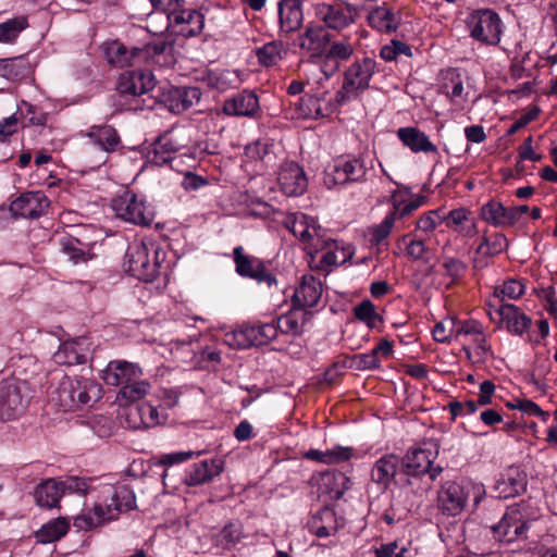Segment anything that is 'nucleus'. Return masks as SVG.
Returning a JSON list of instances; mask_svg holds the SVG:
<instances>
[{"instance_id":"obj_61","label":"nucleus","mask_w":557,"mask_h":557,"mask_svg":"<svg viewBox=\"0 0 557 557\" xmlns=\"http://www.w3.org/2000/svg\"><path fill=\"white\" fill-rule=\"evenodd\" d=\"M523 293L524 286L522 283L516 280H509L506 281L500 288H496L495 297L503 301L505 297L509 299L519 298Z\"/></svg>"},{"instance_id":"obj_63","label":"nucleus","mask_w":557,"mask_h":557,"mask_svg":"<svg viewBox=\"0 0 557 557\" xmlns=\"http://www.w3.org/2000/svg\"><path fill=\"white\" fill-rule=\"evenodd\" d=\"M409 549L400 546L396 541L382 544L375 548V557H409Z\"/></svg>"},{"instance_id":"obj_23","label":"nucleus","mask_w":557,"mask_h":557,"mask_svg":"<svg viewBox=\"0 0 557 557\" xmlns=\"http://www.w3.org/2000/svg\"><path fill=\"white\" fill-rule=\"evenodd\" d=\"M141 376L143 370L139 366L125 360L110 361L102 374L106 384L111 386H124Z\"/></svg>"},{"instance_id":"obj_62","label":"nucleus","mask_w":557,"mask_h":557,"mask_svg":"<svg viewBox=\"0 0 557 557\" xmlns=\"http://www.w3.org/2000/svg\"><path fill=\"white\" fill-rule=\"evenodd\" d=\"M381 360L372 350L368 354L355 355L351 358V367L356 370H374L380 368Z\"/></svg>"},{"instance_id":"obj_9","label":"nucleus","mask_w":557,"mask_h":557,"mask_svg":"<svg viewBox=\"0 0 557 557\" xmlns=\"http://www.w3.org/2000/svg\"><path fill=\"white\" fill-rule=\"evenodd\" d=\"M30 389L26 382L16 379L0 382V420H11L24 412Z\"/></svg>"},{"instance_id":"obj_20","label":"nucleus","mask_w":557,"mask_h":557,"mask_svg":"<svg viewBox=\"0 0 557 557\" xmlns=\"http://www.w3.org/2000/svg\"><path fill=\"white\" fill-rule=\"evenodd\" d=\"M90 356V342L87 337H77L64 342L53 355L54 362L64 366L85 363Z\"/></svg>"},{"instance_id":"obj_53","label":"nucleus","mask_w":557,"mask_h":557,"mask_svg":"<svg viewBox=\"0 0 557 557\" xmlns=\"http://www.w3.org/2000/svg\"><path fill=\"white\" fill-rule=\"evenodd\" d=\"M525 478L521 473H517V476H508L498 482L497 490L500 491V495L504 498L519 495L525 490Z\"/></svg>"},{"instance_id":"obj_57","label":"nucleus","mask_w":557,"mask_h":557,"mask_svg":"<svg viewBox=\"0 0 557 557\" xmlns=\"http://www.w3.org/2000/svg\"><path fill=\"white\" fill-rule=\"evenodd\" d=\"M243 536L242 527L237 523H227L218 536V542L223 548H231L236 545Z\"/></svg>"},{"instance_id":"obj_1","label":"nucleus","mask_w":557,"mask_h":557,"mask_svg":"<svg viewBox=\"0 0 557 557\" xmlns=\"http://www.w3.org/2000/svg\"><path fill=\"white\" fill-rule=\"evenodd\" d=\"M135 508L136 497L128 486L109 487L107 494L95 503L91 513L75 517L74 527L88 531L116 520L122 512Z\"/></svg>"},{"instance_id":"obj_33","label":"nucleus","mask_w":557,"mask_h":557,"mask_svg":"<svg viewBox=\"0 0 557 557\" xmlns=\"http://www.w3.org/2000/svg\"><path fill=\"white\" fill-rule=\"evenodd\" d=\"M397 136L412 152H434L436 153L437 147L429 139V137L417 127H400L397 131Z\"/></svg>"},{"instance_id":"obj_30","label":"nucleus","mask_w":557,"mask_h":557,"mask_svg":"<svg viewBox=\"0 0 557 557\" xmlns=\"http://www.w3.org/2000/svg\"><path fill=\"white\" fill-rule=\"evenodd\" d=\"M369 25L381 32L391 34L400 25L399 14L385 2L382 5L372 8L367 16Z\"/></svg>"},{"instance_id":"obj_29","label":"nucleus","mask_w":557,"mask_h":557,"mask_svg":"<svg viewBox=\"0 0 557 557\" xmlns=\"http://www.w3.org/2000/svg\"><path fill=\"white\" fill-rule=\"evenodd\" d=\"M330 42V34L318 25H308L298 36V46L308 51L312 57H320L326 50Z\"/></svg>"},{"instance_id":"obj_24","label":"nucleus","mask_w":557,"mask_h":557,"mask_svg":"<svg viewBox=\"0 0 557 557\" xmlns=\"http://www.w3.org/2000/svg\"><path fill=\"white\" fill-rule=\"evenodd\" d=\"M322 296V283L313 275H304L293 295V308L306 311L314 307Z\"/></svg>"},{"instance_id":"obj_45","label":"nucleus","mask_w":557,"mask_h":557,"mask_svg":"<svg viewBox=\"0 0 557 557\" xmlns=\"http://www.w3.org/2000/svg\"><path fill=\"white\" fill-rule=\"evenodd\" d=\"M27 18L17 16L0 24V42H13L20 33L27 27Z\"/></svg>"},{"instance_id":"obj_32","label":"nucleus","mask_w":557,"mask_h":557,"mask_svg":"<svg viewBox=\"0 0 557 557\" xmlns=\"http://www.w3.org/2000/svg\"><path fill=\"white\" fill-rule=\"evenodd\" d=\"M280 30L293 33L297 30L304 21L301 2L299 0H281L278 2Z\"/></svg>"},{"instance_id":"obj_10","label":"nucleus","mask_w":557,"mask_h":557,"mask_svg":"<svg viewBox=\"0 0 557 557\" xmlns=\"http://www.w3.org/2000/svg\"><path fill=\"white\" fill-rule=\"evenodd\" d=\"M467 26L471 37L482 44L496 46L500 41L503 23L493 10L473 11L467 18Z\"/></svg>"},{"instance_id":"obj_21","label":"nucleus","mask_w":557,"mask_h":557,"mask_svg":"<svg viewBox=\"0 0 557 557\" xmlns=\"http://www.w3.org/2000/svg\"><path fill=\"white\" fill-rule=\"evenodd\" d=\"M277 182L281 190L289 197L302 195L308 186L305 171L295 162H287L281 166Z\"/></svg>"},{"instance_id":"obj_22","label":"nucleus","mask_w":557,"mask_h":557,"mask_svg":"<svg viewBox=\"0 0 557 557\" xmlns=\"http://www.w3.org/2000/svg\"><path fill=\"white\" fill-rule=\"evenodd\" d=\"M285 226L302 243L308 244L312 250L318 251L319 245L315 238L319 237L320 226L317 221L304 213L289 214L285 220Z\"/></svg>"},{"instance_id":"obj_17","label":"nucleus","mask_w":557,"mask_h":557,"mask_svg":"<svg viewBox=\"0 0 557 557\" xmlns=\"http://www.w3.org/2000/svg\"><path fill=\"white\" fill-rule=\"evenodd\" d=\"M126 424L134 430L157 426L166 420L163 412H159L156 406L149 403H141L128 407L126 412Z\"/></svg>"},{"instance_id":"obj_52","label":"nucleus","mask_w":557,"mask_h":557,"mask_svg":"<svg viewBox=\"0 0 557 557\" xmlns=\"http://www.w3.org/2000/svg\"><path fill=\"white\" fill-rule=\"evenodd\" d=\"M391 201L393 203L392 212L395 213L397 219H403L409 214H411L414 210H417L424 202L423 196H418L414 199L405 202L404 200L398 198V193L394 191L391 196Z\"/></svg>"},{"instance_id":"obj_16","label":"nucleus","mask_w":557,"mask_h":557,"mask_svg":"<svg viewBox=\"0 0 557 557\" xmlns=\"http://www.w3.org/2000/svg\"><path fill=\"white\" fill-rule=\"evenodd\" d=\"M168 28L184 37L196 36L203 28V15L196 10L178 8L168 16Z\"/></svg>"},{"instance_id":"obj_7","label":"nucleus","mask_w":557,"mask_h":557,"mask_svg":"<svg viewBox=\"0 0 557 557\" xmlns=\"http://www.w3.org/2000/svg\"><path fill=\"white\" fill-rule=\"evenodd\" d=\"M111 208L116 218L135 225L149 226L154 220V211L145 198L131 190L114 198Z\"/></svg>"},{"instance_id":"obj_35","label":"nucleus","mask_w":557,"mask_h":557,"mask_svg":"<svg viewBox=\"0 0 557 557\" xmlns=\"http://www.w3.org/2000/svg\"><path fill=\"white\" fill-rule=\"evenodd\" d=\"M310 313L300 309L293 308L287 313L278 317L275 325L277 333L298 336L304 331V325L309 320Z\"/></svg>"},{"instance_id":"obj_38","label":"nucleus","mask_w":557,"mask_h":557,"mask_svg":"<svg viewBox=\"0 0 557 557\" xmlns=\"http://www.w3.org/2000/svg\"><path fill=\"white\" fill-rule=\"evenodd\" d=\"M70 529L67 518L59 517L44 524L36 533V537L40 543H52L64 536Z\"/></svg>"},{"instance_id":"obj_6","label":"nucleus","mask_w":557,"mask_h":557,"mask_svg":"<svg viewBox=\"0 0 557 557\" xmlns=\"http://www.w3.org/2000/svg\"><path fill=\"white\" fill-rule=\"evenodd\" d=\"M367 173L368 168L362 156H339L325 171L324 184L332 188L338 184L361 183L367 180Z\"/></svg>"},{"instance_id":"obj_51","label":"nucleus","mask_w":557,"mask_h":557,"mask_svg":"<svg viewBox=\"0 0 557 557\" xmlns=\"http://www.w3.org/2000/svg\"><path fill=\"white\" fill-rule=\"evenodd\" d=\"M27 63L24 58L0 59V75L8 79H16L24 75Z\"/></svg>"},{"instance_id":"obj_8","label":"nucleus","mask_w":557,"mask_h":557,"mask_svg":"<svg viewBox=\"0 0 557 557\" xmlns=\"http://www.w3.org/2000/svg\"><path fill=\"white\" fill-rule=\"evenodd\" d=\"M531 519L525 504L511 506L506 510L500 521L492 527L494 537L505 543L524 540Z\"/></svg>"},{"instance_id":"obj_54","label":"nucleus","mask_w":557,"mask_h":557,"mask_svg":"<svg viewBox=\"0 0 557 557\" xmlns=\"http://www.w3.org/2000/svg\"><path fill=\"white\" fill-rule=\"evenodd\" d=\"M250 326L253 327L255 346L267 345L275 339L278 334L275 323L250 324Z\"/></svg>"},{"instance_id":"obj_41","label":"nucleus","mask_w":557,"mask_h":557,"mask_svg":"<svg viewBox=\"0 0 557 557\" xmlns=\"http://www.w3.org/2000/svg\"><path fill=\"white\" fill-rule=\"evenodd\" d=\"M400 243L406 245V255L410 260L422 261L424 263L430 261V248L423 239L417 238V236L412 234H406L398 240V244Z\"/></svg>"},{"instance_id":"obj_37","label":"nucleus","mask_w":557,"mask_h":557,"mask_svg":"<svg viewBox=\"0 0 557 557\" xmlns=\"http://www.w3.org/2000/svg\"><path fill=\"white\" fill-rule=\"evenodd\" d=\"M351 456L352 449L344 446H335L326 450L309 449L305 453V458L325 465L347 461Z\"/></svg>"},{"instance_id":"obj_4","label":"nucleus","mask_w":557,"mask_h":557,"mask_svg":"<svg viewBox=\"0 0 557 557\" xmlns=\"http://www.w3.org/2000/svg\"><path fill=\"white\" fill-rule=\"evenodd\" d=\"M89 490V480L78 476H69L57 481L49 479L41 482L34 492L36 504L42 508H54L64 494L85 495Z\"/></svg>"},{"instance_id":"obj_11","label":"nucleus","mask_w":557,"mask_h":557,"mask_svg":"<svg viewBox=\"0 0 557 557\" xmlns=\"http://www.w3.org/2000/svg\"><path fill=\"white\" fill-rule=\"evenodd\" d=\"M125 271L138 280L152 282L159 273V263L149 257V248L141 242L131 244L125 253Z\"/></svg>"},{"instance_id":"obj_15","label":"nucleus","mask_w":557,"mask_h":557,"mask_svg":"<svg viewBox=\"0 0 557 557\" xmlns=\"http://www.w3.org/2000/svg\"><path fill=\"white\" fill-rule=\"evenodd\" d=\"M48 207L49 200L41 191H28L11 202L10 212L15 218L38 219Z\"/></svg>"},{"instance_id":"obj_18","label":"nucleus","mask_w":557,"mask_h":557,"mask_svg":"<svg viewBox=\"0 0 557 557\" xmlns=\"http://www.w3.org/2000/svg\"><path fill=\"white\" fill-rule=\"evenodd\" d=\"M222 111L228 116L256 117L260 112L259 98L245 89L225 99Z\"/></svg>"},{"instance_id":"obj_31","label":"nucleus","mask_w":557,"mask_h":557,"mask_svg":"<svg viewBox=\"0 0 557 557\" xmlns=\"http://www.w3.org/2000/svg\"><path fill=\"white\" fill-rule=\"evenodd\" d=\"M223 470V462L220 459L202 460L195 463L186 474L184 482L188 486H197L210 482Z\"/></svg>"},{"instance_id":"obj_13","label":"nucleus","mask_w":557,"mask_h":557,"mask_svg":"<svg viewBox=\"0 0 557 557\" xmlns=\"http://www.w3.org/2000/svg\"><path fill=\"white\" fill-rule=\"evenodd\" d=\"M236 272L244 277L256 280L259 284H267L269 287L276 285L275 276L270 273L263 262L255 257L244 255L242 246H237L233 250Z\"/></svg>"},{"instance_id":"obj_39","label":"nucleus","mask_w":557,"mask_h":557,"mask_svg":"<svg viewBox=\"0 0 557 557\" xmlns=\"http://www.w3.org/2000/svg\"><path fill=\"white\" fill-rule=\"evenodd\" d=\"M205 81L209 87L219 91H225L230 88H236L240 84V79L236 72L230 70L208 71Z\"/></svg>"},{"instance_id":"obj_46","label":"nucleus","mask_w":557,"mask_h":557,"mask_svg":"<svg viewBox=\"0 0 557 557\" xmlns=\"http://www.w3.org/2000/svg\"><path fill=\"white\" fill-rule=\"evenodd\" d=\"M257 57L264 66L276 65L283 59V44L281 41L268 42L258 49Z\"/></svg>"},{"instance_id":"obj_25","label":"nucleus","mask_w":557,"mask_h":557,"mask_svg":"<svg viewBox=\"0 0 557 557\" xmlns=\"http://www.w3.org/2000/svg\"><path fill=\"white\" fill-rule=\"evenodd\" d=\"M183 147L184 145L178 140L177 134L168 132L152 144V148L148 152V160L156 165L168 164Z\"/></svg>"},{"instance_id":"obj_2","label":"nucleus","mask_w":557,"mask_h":557,"mask_svg":"<svg viewBox=\"0 0 557 557\" xmlns=\"http://www.w3.org/2000/svg\"><path fill=\"white\" fill-rule=\"evenodd\" d=\"M102 397V386L92 379L64 376L50 401L64 411L91 407Z\"/></svg>"},{"instance_id":"obj_3","label":"nucleus","mask_w":557,"mask_h":557,"mask_svg":"<svg viewBox=\"0 0 557 557\" xmlns=\"http://www.w3.org/2000/svg\"><path fill=\"white\" fill-rule=\"evenodd\" d=\"M156 86L154 76L145 71H127L119 77L116 104L125 110L143 109L140 97Z\"/></svg>"},{"instance_id":"obj_19","label":"nucleus","mask_w":557,"mask_h":557,"mask_svg":"<svg viewBox=\"0 0 557 557\" xmlns=\"http://www.w3.org/2000/svg\"><path fill=\"white\" fill-rule=\"evenodd\" d=\"M377 64L373 58L364 57L355 60L344 73V81L351 89L363 92L370 86V81L376 72Z\"/></svg>"},{"instance_id":"obj_43","label":"nucleus","mask_w":557,"mask_h":557,"mask_svg":"<svg viewBox=\"0 0 557 557\" xmlns=\"http://www.w3.org/2000/svg\"><path fill=\"white\" fill-rule=\"evenodd\" d=\"M150 383L146 380L137 379L121 387L117 393V399L127 403H135L143 399L150 391Z\"/></svg>"},{"instance_id":"obj_26","label":"nucleus","mask_w":557,"mask_h":557,"mask_svg":"<svg viewBox=\"0 0 557 557\" xmlns=\"http://www.w3.org/2000/svg\"><path fill=\"white\" fill-rule=\"evenodd\" d=\"M400 468L401 458L395 454H386L374 462L371 470V479L383 490H386Z\"/></svg>"},{"instance_id":"obj_5","label":"nucleus","mask_w":557,"mask_h":557,"mask_svg":"<svg viewBox=\"0 0 557 557\" xmlns=\"http://www.w3.org/2000/svg\"><path fill=\"white\" fill-rule=\"evenodd\" d=\"M438 455L436 446L433 448H413L401 458V470L408 475L407 484L412 485V478L428 475L429 482L425 490L430 488L433 481L443 472V467L434 465Z\"/></svg>"},{"instance_id":"obj_40","label":"nucleus","mask_w":557,"mask_h":557,"mask_svg":"<svg viewBox=\"0 0 557 557\" xmlns=\"http://www.w3.org/2000/svg\"><path fill=\"white\" fill-rule=\"evenodd\" d=\"M335 512L330 508L321 509L314 516L309 524L311 533L318 537H327L336 533L337 529L334 524Z\"/></svg>"},{"instance_id":"obj_64","label":"nucleus","mask_w":557,"mask_h":557,"mask_svg":"<svg viewBox=\"0 0 557 557\" xmlns=\"http://www.w3.org/2000/svg\"><path fill=\"white\" fill-rule=\"evenodd\" d=\"M441 212L442 210L437 209L421 215V218L417 221V228L424 233H429L435 230L436 226L442 222Z\"/></svg>"},{"instance_id":"obj_47","label":"nucleus","mask_w":557,"mask_h":557,"mask_svg":"<svg viewBox=\"0 0 557 557\" xmlns=\"http://www.w3.org/2000/svg\"><path fill=\"white\" fill-rule=\"evenodd\" d=\"M508 247V242L505 235L494 234L491 237L484 236L481 244L476 248V253L492 257L503 252Z\"/></svg>"},{"instance_id":"obj_59","label":"nucleus","mask_w":557,"mask_h":557,"mask_svg":"<svg viewBox=\"0 0 557 557\" xmlns=\"http://www.w3.org/2000/svg\"><path fill=\"white\" fill-rule=\"evenodd\" d=\"M79 242L77 239L67 238L61 242L62 251L69 256V259L77 264L79 262H86L89 259V255L78 247Z\"/></svg>"},{"instance_id":"obj_56","label":"nucleus","mask_w":557,"mask_h":557,"mask_svg":"<svg viewBox=\"0 0 557 557\" xmlns=\"http://www.w3.org/2000/svg\"><path fill=\"white\" fill-rule=\"evenodd\" d=\"M173 46L165 40H158L151 44H148L145 49H143L141 59L146 57H163V63H170L172 61V52Z\"/></svg>"},{"instance_id":"obj_50","label":"nucleus","mask_w":557,"mask_h":557,"mask_svg":"<svg viewBox=\"0 0 557 557\" xmlns=\"http://www.w3.org/2000/svg\"><path fill=\"white\" fill-rule=\"evenodd\" d=\"M507 208L498 201H488L481 209V216L483 220L493 224L494 226L506 225Z\"/></svg>"},{"instance_id":"obj_48","label":"nucleus","mask_w":557,"mask_h":557,"mask_svg":"<svg viewBox=\"0 0 557 557\" xmlns=\"http://www.w3.org/2000/svg\"><path fill=\"white\" fill-rule=\"evenodd\" d=\"M442 268L444 269V276L449 278L446 288H450L465 275L468 265L460 259L446 257L443 260Z\"/></svg>"},{"instance_id":"obj_49","label":"nucleus","mask_w":557,"mask_h":557,"mask_svg":"<svg viewBox=\"0 0 557 557\" xmlns=\"http://www.w3.org/2000/svg\"><path fill=\"white\" fill-rule=\"evenodd\" d=\"M355 317L364 322L369 327H376L382 323V317L376 312L374 305L371 300L364 299L354 309Z\"/></svg>"},{"instance_id":"obj_60","label":"nucleus","mask_w":557,"mask_h":557,"mask_svg":"<svg viewBox=\"0 0 557 557\" xmlns=\"http://www.w3.org/2000/svg\"><path fill=\"white\" fill-rule=\"evenodd\" d=\"M334 249H329L321 258V262L325 265H339L345 263L352 257L350 248H338L333 242Z\"/></svg>"},{"instance_id":"obj_42","label":"nucleus","mask_w":557,"mask_h":557,"mask_svg":"<svg viewBox=\"0 0 557 557\" xmlns=\"http://www.w3.org/2000/svg\"><path fill=\"white\" fill-rule=\"evenodd\" d=\"M253 327L250 324H245L237 330L227 332L224 335V343L235 349H246L255 346L252 338Z\"/></svg>"},{"instance_id":"obj_14","label":"nucleus","mask_w":557,"mask_h":557,"mask_svg":"<svg viewBox=\"0 0 557 557\" xmlns=\"http://www.w3.org/2000/svg\"><path fill=\"white\" fill-rule=\"evenodd\" d=\"M468 497L467 487L454 481H446L437 494L438 508L448 516H456L463 510Z\"/></svg>"},{"instance_id":"obj_34","label":"nucleus","mask_w":557,"mask_h":557,"mask_svg":"<svg viewBox=\"0 0 557 557\" xmlns=\"http://www.w3.org/2000/svg\"><path fill=\"white\" fill-rule=\"evenodd\" d=\"M509 332L522 335L531 325V319L512 304H503L495 309Z\"/></svg>"},{"instance_id":"obj_44","label":"nucleus","mask_w":557,"mask_h":557,"mask_svg":"<svg viewBox=\"0 0 557 557\" xmlns=\"http://www.w3.org/2000/svg\"><path fill=\"white\" fill-rule=\"evenodd\" d=\"M441 90L450 101L458 102L463 95V82L461 75L456 70H449L445 73Z\"/></svg>"},{"instance_id":"obj_58","label":"nucleus","mask_w":557,"mask_h":557,"mask_svg":"<svg viewBox=\"0 0 557 557\" xmlns=\"http://www.w3.org/2000/svg\"><path fill=\"white\" fill-rule=\"evenodd\" d=\"M354 53L352 45L347 40L333 41L327 49L325 57L327 60L346 61Z\"/></svg>"},{"instance_id":"obj_27","label":"nucleus","mask_w":557,"mask_h":557,"mask_svg":"<svg viewBox=\"0 0 557 557\" xmlns=\"http://www.w3.org/2000/svg\"><path fill=\"white\" fill-rule=\"evenodd\" d=\"M201 91L197 87H172L165 95V103L173 113H182L200 101Z\"/></svg>"},{"instance_id":"obj_12","label":"nucleus","mask_w":557,"mask_h":557,"mask_svg":"<svg viewBox=\"0 0 557 557\" xmlns=\"http://www.w3.org/2000/svg\"><path fill=\"white\" fill-rule=\"evenodd\" d=\"M314 13L317 18L323 22L327 28L341 30L355 23L359 9L354 4L318 3L314 7Z\"/></svg>"},{"instance_id":"obj_55","label":"nucleus","mask_w":557,"mask_h":557,"mask_svg":"<svg viewBox=\"0 0 557 557\" xmlns=\"http://www.w3.org/2000/svg\"><path fill=\"white\" fill-rule=\"evenodd\" d=\"M397 218L392 211L386 214L383 221L371 228V243L381 244L391 234Z\"/></svg>"},{"instance_id":"obj_28","label":"nucleus","mask_w":557,"mask_h":557,"mask_svg":"<svg viewBox=\"0 0 557 557\" xmlns=\"http://www.w3.org/2000/svg\"><path fill=\"white\" fill-rule=\"evenodd\" d=\"M104 54L108 62L114 66L124 67L136 64L141 59L143 49L127 48L124 44L113 40L104 44Z\"/></svg>"},{"instance_id":"obj_36","label":"nucleus","mask_w":557,"mask_h":557,"mask_svg":"<svg viewBox=\"0 0 557 557\" xmlns=\"http://www.w3.org/2000/svg\"><path fill=\"white\" fill-rule=\"evenodd\" d=\"M94 145L103 152H112L120 144V137L116 131L110 125H94L86 133Z\"/></svg>"}]
</instances>
